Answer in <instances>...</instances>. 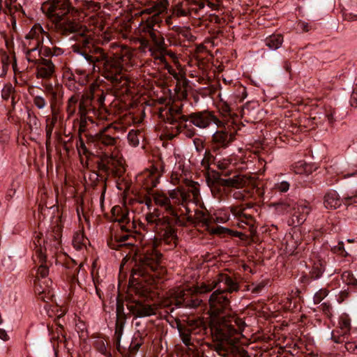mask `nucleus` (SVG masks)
<instances>
[{
	"instance_id": "1",
	"label": "nucleus",
	"mask_w": 357,
	"mask_h": 357,
	"mask_svg": "<svg viewBox=\"0 0 357 357\" xmlns=\"http://www.w3.org/2000/svg\"><path fill=\"white\" fill-rule=\"evenodd\" d=\"M75 40L76 42L71 47L74 53L83 56L93 70L97 63H102V76L116 90L122 93L128 91L130 81L124 72L132 66L133 54L128 47H123L119 52L107 57L103 49L96 46L93 38L86 33H80Z\"/></svg>"
},
{
	"instance_id": "2",
	"label": "nucleus",
	"mask_w": 357,
	"mask_h": 357,
	"mask_svg": "<svg viewBox=\"0 0 357 357\" xmlns=\"http://www.w3.org/2000/svg\"><path fill=\"white\" fill-rule=\"evenodd\" d=\"M158 255L154 252L138 255L137 266L132 268L129 282L128 294L126 297V307L134 319L144 318L156 314L157 305L148 300L151 291L143 283L146 275L158 268Z\"/></svg>"
},
{
	"instance_id": "3",
	"label": "nucleus",
	"mask_w": 357,
	"mask_h": 357,
	"mask_svg": "<svg viewBox=\"0 0 357 357\" xmlns=\"http://www.w3.org/2000/svg\"><path fill=\"white\" fill-rule=\"evenodd\" d=\"M245 326L244 321L236 316L224 317L211 326L213 342L205 344L216 353L215 357H250L246 350L236 345Z\"/></svg>"
},
{
	"instance_id": "4",
	"label": "nucleus",
	"mask_w": 357,
	"mask_h": 357,
	"mask_svg": "<svg viewBox=\"0 0 357 357\" xmlns=\"http://www.w3.org/2000/svg\"><path fill=\"white\" fill-rule=\"evenodd\" d=\"M238 281V278L234 275L221 273L211 283H202L200 286L175 291L171 294L169 303H166L165 305L170 313L174 310L172 305H175L176 308H197L202 303L197 294L207 293L215 288L221 289L227 294L236 292L240 289Z\"/></svg>"
},
{
	"instance_id": "5",
	"label": "nucleus",
	"mask_w": 357,
	"mask_h": 357,
	"mask_svg": "<svg viewBox=\"0 0 357 357\" xmlns=\"http://www.w3.org/2000/svg\"><path fill=\"white\" fill-rule=\"evenodd\" d=\"M183 109V104L174 103L168 108H161L159 110V117L165 123L171 125H174L175 122L187 123L190 121V123L201 129L206 128L211 124H215L219 127L222 123V121L213 112L203 110L185 114Z\"/></svg>"
},
{
	"instance_id": "6",
	"label": "nucleus",
	"mask_w": 357,
	"mask_h": 357,
	"mask_svg": "<svg viewBox=\"0 0 357 357\" xmlns=\"http://www.w3.org/2000/svg\"><path fill=\"white\" fill-rule=\"evenodd\" d=\"M176 324L179 337L187 347H195V343H199L208 330L207 324L202 317H188L183 321L176 320Z\"/></svg>"
},
{
	"instance_id": "7",
	"label": "nucleus",
	"mask_w": 357,
	"mask_h": 357,
	"mask_svg": "<svg viewBox=\"0 0 357 357\" xmlns=\"http://www.w3.org/2000/svg\"><path fill=\"white\" fill-rule=\"evenodd\" d=\"M135 237L132 234H115L114 237H111L109 240L107 241L108 246L112 250H125L126 249L130 250L128 255L131 257L132 255V259L135 261V266L133 268L137 266V256H139L141 255L150 254L151 252H154L158 255V266H160V259L162 258V255L153 247H149L146 249H142V250H137L135 247Z\"/></svg>"
},
{
	"instance_id": "8",
	"label": "nucleus",
	"mask_w": 357,
	"mask_h": 357,
	"mask_svg": "<svg viewBox=\"0 0 357 357\" xmlns=\"http://www.w3.org/2000/svg\"><path fill=\"white\" fill-rule=\"evenodd\" d=\"M162 20L157 16L149 17L142 20L137 27V31L139 36H146L155 51H165V38L164 33L159 30Z\"/></svg>"
},
{
	"instance_id": "9",
	"label": "nucleus",
	"mask_w": 357,
	"mask_h": 357,
	"mask_svg": "<svg viewBox=\"0 0 357 357\" xmlns=\"http://www.w3.org/2000/svg\"><path fill=\"white\" fill-rule=\"evenodd\" d=\"M98 171L101 172L98 175L105 182L109 176L121 177L125 172V168L121 158L116 155L104 153L97 162Z\"/></svg>"
},
{
	"instance_id": "10",
	"label": "nucleus",
	"mask_w": 357,
	"mask_h": 357,
	"mask_svg": "<svg viewBox=\"0 0 357 357\" xmlns=\"http://www.w3.org/2000/svg\"><path fill=\"white\" fill-rule=\"evenodd\" d=\"M93 94L91 92L84 93L79 102L77 115L79 116L78 135L82 136L87 130L88 123H94L93 116L96 114V109L92 105Z\"/></svg>"
},
{
	"instance_id": "11",
	"label": "nucleus",
	"mask_w": 357,
	"mask_h": 357,
	"mask_svg": "<svg viewBox=\"0 0 357 357\" xmlns=\"http://www.w3.org/2000/svg\"><path fill=\"white\" fill-rule=\"evenodd\" d=\"M167 224L164 227H160L155 230L160 240L170 246L176 247V229L175 226H183L185 222L181 219L179 215H175V217L169 216L167 218Z\"/></svg>"
},
{
	"instance_id": "12",
	"label": "nucleus",
	"mask_w": 357,
	"mask_h": 357,
	"mask_svg": "<svg viewBox=\"0 0 357 357\" xmlns=\"http://www.w3.org/2000/svg\"><path fill=\"white\" fill-rule=\"evenodd\" d=\"M199 190L194 183L188 189L176 188L169 192V197L174 204L183 206L185 209V215L190 213L188 208L190 202H195L198 200Z\"/></svg>"
},
{
	"instance_id": "13",
	"label": "nucleus",
	"mask_w": 357,
	"mask_h": 357,
	"mask_svg": "<svg viewBox=\"0 0 357 357\" xmlns=\"http://www.w3.org/2000/svg\"><path fill=\"white\" fill-rule=\"evenodd\" d=\"M343 204L349 206L357 204V189L351 195H346L340 199L338 193L334 190L328 191L324 197V206L328 209H336Z\"/></svg>"
},
{
	"instance_id": "14",
	"label": "nucleus",
	"mask_w": 357,
	"mask_h": 357,
	"mask_svg": "<svg viewBox=\"0 0 357 357\" xmlns=\"http://www.w3.org/2000/svg\"><path fill=\"white\" fill-rule=\"evenodd\" d=\"M43 12L53 23H58V22L62 21L67 14L77 13L78 10L70 5L69 0H63L61 3L56 6L49 5L46 10H43Z\"/></svg>"
},
{
	"instance_id": "15",
	"label": "nucleus",
	"mask_w": 357,
	"mask_h": 357,
	"mask_svg": "<svg viewBox=\"0 0 357 357\" xmlns=\"http://www.w3.org/2000/svg\"><path fill=\"white\" fill-rule=\"evenodd\" d=\"M204 8L200 0H182L172 6V15L176 17H190L192 13L197 14Z\"/></svg>"
},
{
	"instance_id": "16",
	"label": "nucleus",
	"mask_w": 357,
	"mask_h": 357,
	"mask_svg": "<svg viewBox=\"0 0 357 357\" xmlns=\"http://www.w3.org/2000/svg\"><path fill=\"white\" fill-rule=\"evenodd\" d=\"M208 302L211 316H218L230 306L228 294L218 289L211 294Z\"/></svg>"
},
{
	"instance_id": "17",
	"label": "nucleus",
	"mask_w": 357,
	"mask_h": 357,
	"mask_svg": "<svg viewBox=\"0 0 357 357\" xmlns=\"http://www.w3.org/2000/svg\"><path fill=\"white\" fill-rule=\"evenodd\" d=\"M173 33L167 35L169 45L181 46L185 41L194 42L196 37L192 35L190 28L174 25L170 28Z\"/></svg>"
},
{
	"instance_id": "18",
	"label": "nucleus",
	"mask_w": 357,
	"mask_h": 357,
	"mask_svg": "<svg viewBox=\"0 0 357 357\" xmlns=\"http://www.w3.org/2000/svg\"><path fill=\"white\" fill-rule=\"evenodd\" d=\"M111 126L103 128L95 135L88 136V142L94 148L102 149L103 146H113L116 144L117 138L111 136Z\"/></svg>"
},
{
	"instance_id": "19",
	"label": "nucleus",
	"mask_w": 357,
	"mask_h": 357,
	"mask_svg": "<svg viewBox=\"0 0 357 357\" xmlns=\"http://www.w3.org/2000/svg\"><path fill=\"white\" fill-rule=\"evenodd\" d=\"M57 31L61 35L68 36L70 34L87 33L89 31L86 26H83L79 22L73 20H67L65 21H59L58 23H54Z\"/></svg>"
},
{
	"instance_id": "20",
	"label": "nucleus",
	"mask_w": 357,
	"mask_h": 357,
	"mask_svg": "<svg viewBox=\"0 0 357 357\" xmlns=\"http://www.w3.org/2000/svg\"><path fill=\"white\" fill-rule=\"evenodd\" d=\"M116 319L115 323L114 337L116 339V349L120 351V342L126 320V314L124 312L123 302L119 298L116 300Z\"/></svg>"
},
{
	"instance_id": "21",
	"label": "nucleus",
	"mask_w": 357,
	"mask_h": 357,
	"mask_svg": "<svg viewBox=\"0 0 357 357\" xmlns=\"http://www.w3.org/2000/svg\"><path fill=\"white\" fill-rule=\"evenodd\" d=\"M339 328L332 332L331 339L337 344L344 342L350 335L351 321L347 317H342L339 321Z\"/></svg>"
},
{
	"instance_id": "22",
	"label": "nucleus",
	"mask_w": 357,
	"mask_h": 357,
	"mask_svg": "<svg viewBox=\"0 0 357 357\" xmlns=\"http://www.w3.org/2000/svg\"><path fill=\"white\" fill-rule=\"evenodd\" d=\"M311 211V207L307 202L297 203L296 209L291 220L289 221L290 225L297 226L302 225L306 220L307 216Z\"/></svg>"
},
{
	"instance_id": "23",
	"label": "nucleus",
	"mask_w": 357,
	"mask_h": 357,
	"mask_svg": "<svg viewBox=\"0 0 357 357\" xmlns=\"http://www.w3.org/2000/svg\"><path fill=\"white\" fill-rule=\"evenodd\" d=\"M62 236V227L56 225L47 234L46 240L43 241L45 250L48 248L58 250L61 245Z\"/></svg>"
},
{
	"instance_id": "24",
	"label": "nucleus",
	"mask_w": 357,
	"mask_h": 357,
	"mask_svg": "<svg viewBox=\"0 0 357 357\" xmlns=\"http://www.w3.org/2000/svg\"><path fill=\"white\" fill-rule=\"evenodd\" d=\"M55 72V66L50 59H39L36 64V76L38 79H50Z\"/></svg>"
},
{
	"instance_id": "25",
	"label": "nucleus",
	"mask_w": 357,
	"mask_h": 357,
	"mask_svg": "<svg viewBox=\"0 0 357 357\" xmlns=\"http://www.w3.org/2000/svg\"><path fill=\"white\" fill-rule=\"evenodd\" d=\"M45 36L47 37L50 43L53 45L50 38V34L43 29L40 24H35L26 34L25 38L26 40H33V45L40 47L44 42Z\"/></svg>"
},
{
	"instance_id": "26",
	"label": "nucleus",
	"mask_w": 357,
	"mask_h": 357,
	"mask_svg": "<svg viewBox=\"0 0 357 357\" xmlns=\"http://www.w3.org/2000/svg\"><path fill=\"white\" fill-rule=\"evenodd\" d=\"M170 199L169 196L167 197L164 193L155 192L153 195V200L155 205L163 208L167 215L170 217H175V215H178V213L172 204Z\"/></svg>"
},
{
	"instance_id": "27",
	"label": "nucleus",
	"mask_w": 357,
	"mask_h": 357,
	"mask_svg": "<svg viewBox=\"0 0 357 357\" xmlns=\"http://www.w3.org/2000/svg\"><path fill=\"white\" fill-rule=\"evenodd\" d=\"M234 139V134L226 130H218L212 136V141L215 149L228 147Z\"/></svg>"
},
{
	"instance_id": "28",
	"label": "nucleus",
	"mask_w": 357,
	"mask_h": 357,
	"mask_svg": "<svg viewBox=\"0 0 357 357\" xmlns=\"http://www.w3.org/2000/svg\"><path fill=\"white\" fill-rule=\"evenodd\" d=\"M247 207L243 205L231 206L229 207L230 212L236 218L239 222L244 223L246 225L252 227L255 223L254 218L252 215L245 213V210L248 208H251L249 204H247Z\"/></svg>"
},
{
	"instance_id": "29",
	"label": "nucleus",
	"mask_w": 357,
	"mask_h": 357,
	"mask_svg": "<svg viewBox=\"0 0 357 357\" xmlns=\"http://www.w3.org/2000/svg\"><path fill=\"white\" fill-rule=\"evenodd\" d=\"M51 284L50 280H42L40 279L34 280V291L38 296V298L44 301L50 299L51 294Z\"/></svg>"
},
{
	"instance_id": "30",
	"label": "nucleus",
	"mask_w": 357,
	"mask_h": 357,
	"mask_svg": "<svg viewBox=\"0 0 357 357\" xmlns=\"http://www.w3.org/2000/svg\"><path fill=\"white\" fill-rule=\"evenodd\" d=\"M186 215V222L195 226L200 223L203 225L208 226L211 223V218L206 209H196L194 216L190 215V213Z\"/></svg>"
},
{
	"instance_id": "31",
	"label": "nucleus",
	"mask_w": 357,
	"mask_h": 357,
	"mask_svg": "<svg viewBox=\"0 0 357 357\" xmlns=\"http://www.w3.org/2000/svg\"><path fill=\"white\" fill-rule=\"evenodd\" d=\"M245 176L240 174H234L232 176H229L222 178V186L228 188H242L246 185Z\"/></svg>"
},
{
	"instance_id": "32",
	"label": "nucleus",
	"mask_w": 357,
	"mask_h": 357,
	"mask_svg": "<svg viewBox=\"0 0 357 357\" xmlns=\"http://www.w3.org/2000/svg\"><path fill=\"white\" fill-rule=\"evenodd\" d=\"M169 215H162L160 217V213L159 209L155 208L153 212H149L146 215V220L147 221L148 225L153 226L154 231L160 227H164L167 224V218Z\"/></svg>"
},
{
	"instance_id": "33",
	"label": "nucleus",
	"mask_w": 357,
	"mask_h": 357,
	"mask_svg": "<svg viewBox=\"0 0 357 357\" xmlns=\"http://www.w3.org/2000/svg\"><path fill=\"white\" fill-rule=\"evenodd\" d=\"M169 6L168 0H159L149 8L144 9L141 12V15L147 14L152 15L151 17L157 16L159 20H162L160 14L167 10Z\"/></svg>"
},
{
	"instance_id": "34",
	"label": "nucleus",
	"mask_w": 357,
	"mask_h": 357,
	"mask_svg": "<svg viewBox=\"0 0 357 357\" xmlns=\"http://www.w3.org/2000/svg\"><path fill=\"white\" fill-rule=\"evenodd\" d=\"M231 175V171L222 172L220 173L217 171L212 170L211 172L209 171H206L205 177L208 186H213L217 184L222 185V176L227 177Z\"/></svg>"
},
{
	"instance_id": "35",
	"label": "nucleus",
	"mask_w": 357,
	"mask_h": 357,
	"mask_svg": "<svg viewBox=\"0 0 357 357\" xmlns=\"http://www.w3.org/2000/svg\"><path fill=\"white\" fill-rule=\"evenodd\" d=\"M88 136H91V135H86V142L82 139V136H79V139L76 143V147L78 151L79 155L83 154L87 158H90L91 155H94L93 150L96 149V148L93 147V145H90L88 142Z\"/></svg>"
},
{
	"instance_id": "36",
	"label": "nucleus",
	"mask_w": 357,
	"mask_h": 357,
	"mask_svg": "<svg viewBox=\"0 0 357 357\" xmlns=\"http://www.w3.org/2000/svg\"><path fill=\"white\" fill-rule=\"evenodd\" d=\"M43 234L41 233L35 232L33 239V244L34 245V251L36 256L38 259H44L46 257L45 251L44 248L43 241L45 240L42 239Z\"/></svg>"
},
{
	"instance_id": "37",
	"label": "nucleus",
	"mask_w": 357,
	"mask_h": 357,
	"mask_svg": "<svg viewBox=\"0 0 357 357\" xmlns=\"http://www.w3.org/2000/svg\"><path fill=\"white\" fill-rule=\"evenodd\" d=\"M81 98L82 97L80 98L79 94H74L68 98L66 108L68 119H70L76 114L77 107V105H79Z\"/></svg>"
},
{
	"instance_id": "38",
	"label": "nucleus",
	"mask_w": 357,
	"mask_h": 357,
	"mask_svg": "<svg viewBox=\"0 0 357 357\" xmlns=\"http://www.w3.org/2000/svg\"><path fill=\"white\" fill-rule=\"evenodd\" d=\"M52 117L50 119L47 117L46 119V128H45V134H46V145L50 143V139L52 137V133L53 131V129L54 128V126L57 121V114L55 112L54 107L52 104Z\"/></svg>"
},
{
	"instance_id": "39",
	"label": "nucleus",
	"mask_w": 357,
	"mask_h": 357,
	"mask_svg": "<svg viewBox=\"0 0 357 357\" xmlns=\"http://www.w3.org/2000/svg\"><path fill=\"white\" fill-rule=\"evenodd\" d=\"M296 204L292 200H285L274 203L273 206L278 212L287 213L296 209Z\"/></svg>"
},
{
	"instance_id": "40",
	"label": "nucleus",
	"mask_w": 357,
	"mask_h": 357,
	"mask_svg": "<svg viewBox=\"0 0 357 357\" xmlns=\"http://www.w3.org/2000/svg\"><path fill=\"white\" fill-rule=\"evenodd\" d=\"M88 241H89L85 237L84 232L79 231L74 234L72 243L77 250H80L86 247Z\"/></svg>"
},
{
	"instance_id": "41",
	"label": "nucleus",
	"mask_w": 357,
	"mask_h": 357,
	"mask_svg": "<svg viewBox=\"0 0 357 357\" xmlns=\"http://www.w3.org/2000/svg\"><path fill=\"white\" fill-rule=\"evenodd\" d=\"M266 45L273 50L279 49L283 43V36L281 34H273L265 40Z\"/></svg>"
},
{
	"instance_id": "42",
	"label": "nucleus",
	"mask_w": 357,
	"mask_h": 357,
	"mask_svg": "<svg viewBox=\"0 0 357 357\" xmlns=\"http://www.w3.org/2000/svg\"><path fill=\"white\" fill-rule=\"evenodd\" d=\"M325 271V264L321 260L315 261L310 271V278L315 280H318L323 275Z\"/></svg>"
},
{
	"instance_id": "43",
	"label": "nucleus",
	"mask_w": 357,
	"mask_h": 357,
	"mask_svg": "<svg viewBox=\"0 0 357 357\" xmlns=\"http://www.w3.org/2000/svg\"><path fill=\"white\" fill-rule=\"evenodd\" d=\"M176 134L183 133L188 138H192L196 135V130L194 128L189 126L187 123L175 122Z\"/></svg>"
},
{
	"instance_id": "44",
	"label": "nucleus",
	"mask_w": 357,
	"mask_h": 357,
	"mask_svg": "<svg viewBox=\"0 0 357 357\" xmlns=\"http://www.w3.org/2000/svg\"><path fill=\"white\" fill-rule=\"evenodd\" d=\"M108 346L107 340L103 338H98L93 342V347L96 351L106 357H112V353L107 349Z\"/></svg>"
},
{
	"instance_id": "45",
	"label": "nucleus",
	"mask_w": 357,
	"mask_h": 357,
	"mask_svg": "<svg viewBox=\"0 0 357 357\" xmlns=\"http://www.w3.org/2000/svg\"><path fill=\"white\" fill-rule=\"evenodd\" d=\"M38 260H39L40 266L38 268L37 276L35 280L40 279L42 280H47L46 278L49 274V268L45 264L46 257L44 258V259H38Z\"/></svg>"
},
{
	"instance_id": "46",
	"label": "nucleus",
	"mask_w": 357,
	"mask_h": 357,
	"mask_svg": "<svg viewBox=\"0 0 357 357\" xmlns=\"http://www.w3.org/2000/svg\"><path fill=\"white\" fill-rule=\"evenodd\" d=\"M215 157L211 153L210 150H206L204 158L201 161L202 167L206 171L210 170V166L212 163H215Z\"/></svg>"
},
{
	"instance_id": "47",
	"label": "nucleus",
	"mask_w": 357,
	"mask_h": 357,
	"mask_svg": "<svg viewBox=\"0 0 357 357\" xmlns=\"http://www.w3.org/2000/svg\"><path fill=\"white\" fill-rule=\"evenodd\" d=\"M142 132L139 130H131L128 134V141L132 146L137 147L139 144V137Z\"/></svg>"
},
{
	"instance_id": "48",
	"label": "nucleus",
	"mask_w": 357,
	"mask_h": 357,
	"mask_svg": "<svg viewBox=\"0 0 357 357\" xmlns=\"http://www.w3.org/2000/svg\"><path fill=\"white\" fill-rule=\"evenodd\" d=\"M89 92H91L93 94L92 105H94L93 101H94L95 98H97V102L98 103V105L100 107H102L103 105L105 100V95L104 92L98 89V88L95 89L94 87H93V88L91 87L90 90L89 91H86L85 93H87Z\"/></svg>"
},
{
	"instance_id": "49",
	"label": "nucleus",
	"mask_w": 357,
	"mask_h": 357,
	"mask_svg": "<svg viewBox=\"0 0 357 357\" xmlns=\"http://www.w3.org/2000/svg\"><path fill=\"white\" fill-rule=\"evenodd\" d=\"M341 278L344 283L347 285L357 287V279L350 271H345L342 273Z\"/></svg>"
},
{
	"instance_id": "50",
	"label": "nucleus",
	"mask_w": 357,
	"mask_h": 357,
	"mask_svg": "<svg viewBox=\"0 0 357 357\" xmlns=\"http://www.w3.org/2000/svg\"><path fill=\"white\" fill-rule=\"evenodd\" d=\"M138 42L140 45V49L143 51L148 50L149 52H156L154 50V47L151 44L150 40H149L148 38L146 36H139L138 34Z\"/></svg>"
},
{
	"instance_id": "51",
	"label": "nucleus",
	"mask_w": 357,
	"mask_h": 357,
	"mask_svg": "<svg viewBox=\"0 0 357 357\" xmlns=\"http://www.w3.org/2000/svg\"><path fill=\"white\" fill-rule=\"evenodd\" d=\"M143 342V337L139 333L137 336H134L129 347L130 351L131 353H136L139 350Z\"/></svg>"
},
{
	"instance_id": "52",
	"label": "nucleus",
	"mask_w": 357,
	"mask_h": 357,
	"mask_svg": "<svg viewBox=\"0 0 357 357\" xmlns=\"http://www.w3.org/2000/svg\"><path fill=\"white\" fill-rule=\"evenodd\" d=\"M121 225V229L122 231H125L128 232L129 230L127 227V225H130V218H129V214L127 211H121V216L116 220Z\"/></svg>"
},
{
	"instance_id": "53",
	"label": "nucleus",
	"mask_w": 357,
	"mask_h": 357,
	"mask_svg": "<svg viewBox=\"0 0 357 357\" xmlns=\"http://www.w3.org/2000/svg\"><path fill=\"white\" fill-rule=\"evenodd\" d=\"M328 291L326 289H321L315 293L313 297L314 304L320 303L328 295Z\"/></svg>"
},
{
	"instance_id": "54",
	"label": "nucleus",
	"mask_w": 357,
	"mask_h": 357,
	"mask_svg": "<svg viewBox=\"0 0 357 357\" xmlns=\"http://www.w3.org/2000/svg\"><path fill=\"white\" fill-rule=\"evenodd\" d=\"M33 105L39 109L45 108L47 104L44 97L41 96H36L33 98Z\"/></svg>"
},
{
	"instance_id": "55",
	"label": "nucleus",
	"mask_w": 357,
	"mask_h": 357,
	"mask_svg": "<svg viewBox=\"0 0 357 357\" xmlns=\"http://www.w3.org/2000/svg\"><path fill=\"white\" fill-rule=\"evenodd\" d=\"M71 264H73V266H69L68 268H74L73 272L70 273L72 277L73 281H77V275L80 273L82 267V264L80 263L79 266H77L76 262L74 260L71 261Z\"/></svg>"
},
{
	"instance_id": "56",
	"label": "nucleus",
	"mask_w": 357,
	"mask_h": 357,
	"mask_svg": "<svg viewBox=\"0 0 357 357\" xmlns=\"http://www.w3.org/2000/svg\"><path fill=\"white\" fill-rule=\"evenodd\" d=\"M332 251L334 253L340 255L344 257L348 255V253L344 249V244L342 241H339L337 245H335L332 248Z\"/></svg>"
},
{
	"instance_id": "57",
	"label": "nucleus",
	"mask_w": 357,
	"mask_h": 357,
	"mask_svg": "<svg viewBox=\"0 0 357 357\" xmlns=\"http://www.w3.org/2000/svg\"><path fill=\"white\" fill-rule=\"evenodd\" d=\"M13 91L14 89L10 84H6L1 91L2 98L3 100H8Z\"/></svg>"
},
{
	"instance_id": "58",
	"label": "nucleus",
	"mask_w": 357,
	"mask_h": 357,
	"mask_svg": "<svg viewBox=\"0 0 357 357\" xmlns=\"http://www.w3.org/2000/svg\"><path fill=\"white\" fill-rule=\"evenodd\" d=\"M38 48H39V47L33 45V47L32 48H31L26 51V57L27 61L29 63H33L34 64H37V63L39 61V59H36L32 55L33 52L38 50Z\"/></svg>"
},
{
	"instance_id": "59",
	"label": "nucleus",
	"mask_w": 357,
	"mask_h": 357,
	"mask_svg": "<svg viewBox=\"0 0 357 357\" xmlns=\"http://www.w3.org/2000/svg\"><path fill=\"white\" fill-rule=\"evenodd\" d=\"M38 55L45 57H52V47L44 46L41 44L38 48Z\"/></svg>"
},
{
	"instance_id": "60",
	"label": "nucleus",
	"mask_w": 357,
	"mask_h": 357,
	"mask_svg": "<svg viewBox=\"0 0 357 357\" xmlns=\"http://www.w3.org/2000/svg\"><path fill=\"white\" fill-rule=\"evenodd\" d=\"M290 184L289 182L283 181L275 184V188L280 192H286L289 190Z\"/></svg>"
},
{
	"instance_id": "61",
	"label": "nucleus",
	"mask_w": 357,
	"mask_h": 357,
	"mask_svg": "<svg viewBox=\"0 0 357 357\" xmlns=\"http://www.w3.org/2000/svg\"><path fill=\"white\" fill-rule=\"evenodd\" d=\"M320 310L323 312V313L327 316L328 317H331L332 316L331 310L332 307L328 302H324L321 304L319 307Z\"/></svg>"
},
{
	"instance_id": "62",
	"label": "nucleus",
	"mask_w": 357,
	"mask_h": 357,
	"mask_svg": "<svg viewBox=\"0 0 357 357\" xmlns=\"http://www.w3.org/2000/svg\"><path fill=\"white\" fill-rule=\"evenodd\" d=\"M228 232H229V229L222 226H217L216 227L212 229V233L213 234H217L223 236H227Z\"/></svg>"
},
{
	"instance_id": "63",
	"label": "nucleus",
	"mask_w": 357,
	"mask_h": 357,
	"mask_svg": "<svg viewBox=\"0 0 357 357\" xmlns=\"http://www.w3.org/2000/svg\"><path fill=\"white\" fill-rule=\"evenodd\" d=\"M28 119L29 124L31 128H32L33 126H34L36 128H38V126H39V120L33 113H28Z\"/></svg>"
},
{
	"instance_id": "64",
	"label": "nucleus",
	"mask_w": 357,
	"mask_h": 357,
	"mask_svg": "<svg viewBox=\"0 0 357 357\" xmlns=\"http://www.w3.org/2000/svg\"><path fill=\"white\" fill-rule=\"evenodd\" d=\"M349 102L351 107H357V84L353 89Z\"/></svg>"
}]
</instances>
